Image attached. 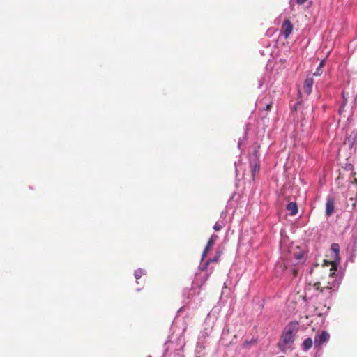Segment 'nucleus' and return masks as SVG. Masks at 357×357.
<instances>
[{
	"instance_id": "f257e3e1",
	"label": "nucleus",
	"mask_w": 357,
	"mask_h": 357,
	"mask_svg": "<svg viewBox=\"0 0 357 357\" xmlns=\"http://www.w3.org/2000/svg\"><path fill=\"white\" fill-rule=\"evenodd\" d=\"M298 329L299 324L298 321H291L284 328L278 342V348L282 352L286 353L294 349V343Z\"/></svg>"
},
{
	"instance_id": "f03ea898",
	"label": "nucleus",
	"mask_w": 357,
	"mask_h": 357,
	"mask_svg": "<svg viewBox=\"0 0 357 357\" xmlns=\"http://www.w3.org/2000/svg\"><path fill=\"white\" fill-rule=\"evenodd\" d=\"M335 269L336 268H333V267L331 268V271H333L329 275L327 285L321 290V292H326L328 296L331 295L332 291H337L341 282V278L335 276Z\"/></svg>"
},
{
	"instance_id": "7ed1b4c3",
	"label": "nucleus",
	"mask_w": 357,
	"mask_h": 357,
	"mask_svg": "<svg viewBox=\"0 0 357 357\" xmlns=\"http://www.w3.org/2000/svg\"><path fill=\"white\" fill-rule=\"evenodd\" d=\"M330 338V335L328 332L323 331L321 333H318L315 335L314 337V347H320L323 344H326Z\"/></svg>"
},
{
	"instance_id": "20e7f679",
	"label": "nucleus",
	"mask_w": 357,
	"mask_h": 357,
	"mask_svg": "<svg viewBox=\"0 0 357 357\" xmlns=\"http://www.w3.org/2000/svg\"><path fill=\"white\" fill-rule=\"evenodd\" d=\"M292 30L293 26L291 22L289 20H284L281 27V35L283 36L285 39H287L291 33Z\"/></svg>"
},
{
	"instance_id": "39448f33",
	"label": "nucleus",
	"mask_w": 357,
	"mask_h": 357,
	"mask_svg": "<svg viewBox=\"0 0 357 357\" xmlns=\"http://www.w3.org/2000/svg\"><path fill=\"white\" fill-rule=\"evenodd\" d=\"M331 250L334 253V261L332 263V267L333 268H336L340 261V257L339 255L340 246L337 243H333L331 245Z\"/></svg>"
},
{
	"instance_id": "423d86ee",
	"label": "nucleus",
	"mask_w": 357,
	"mask_h": 357,
	"mask_svg": "<svg viewBox=\"0 0 357 357\" xmlns=\"http://www.w3.org/2000/svg\"><path fill=\"white\" fill-rule=\"evenodd\" d=\"M313 84H314V80H313L312 76L307 75L304 82V85H303V90H304L305 93H306L307 94L311 93Z\"/></svg>"
},
{
	"instance_id": "0eeeda50",
	"label": "nucleus",
	"mask_w": 357,
	"mask_h": 357,
	"mask_svg": "<svg viewBox=\"0 0 357 357\" xmlns=\"http://www.w3.org/2000/svg\"><path fill=\"white\" fill-rule=\"evenodd\" d=\"M334 211V200L332 198H328L326 204V214L330 216Z\"/></svg>"
},
{
	"instance_id": "6e6552de",
	"label": "nucleus",
	"mask_w": 357,
	"mask_h": 357,
	"mask_svg": "<svg viewBox=\"0 0 357 357\" xmlns=\"http://www.w3.org/2000/svg\"><path fill=\"white\" fill-rule=\"evenodd\" d=\"M312 344L313 341L312 338H306L301 344V349L304 351H307L312 347Z\"/></svg>"
},
{
	"instance_id": "1a4fd4ad",
	"label": "nucleus",
	"mask_w": 357,
	"mask_h": 357,
	"mask_svg": "<svg viewBox=\"0 0 357 357\" xmlns=\"http://www.w3.org/2000/svg\"><path fill=\"white\" fill-rule=\"evenodd\" d=\"M287 209L291 215H295L298 213V207L295 202H289L287 206Z\"/></svg>"
},
{
	"instance_id": "9d476101",
	"label": "nucleus",
	"mask_w": 357,
	"mask_h": 357,
	"mask_svg": "<svg viewBox=\"0 0 357 357\" xmlns=\"http://www.w3.org/2000/svg\"><path fill=\"white\" fill-rule=\"evenodd\" d=\"M214 243H215L213 241H211L210 239L208 240L207 245L203 252L202 261H203L204 258L205 257L208 252L210 250V249L212 248V246L214 245Z\"/></svg>"
},
{
	"instance_id": "9b49d317",
	"label": "nucleus",
	"mask_w": 357,
	"mask_h": 357,
	"mask_svg": "<svg viewBox=\"0 0 357 357\" xmlns=\"http://www.w3.org/2000/svg\"><path fill=\"white\" fill-rule=\"evenodd\" d=\"M324 62H325V60H322L320 62L319 66L316 69V71L313 73V75H314V76H320L322 74V73H323L322 68H323V66L324 65Z\"/></svg>"
},
{
	"instance_id": "f8f14e48",
	"label": "nucleus",
	"mask_w": 357,
	"mask_h": 357,
	"mask_svg": "<svg viewBox=\"0 0 357 357\" xmlns=\"http://www.w3.org/2000/svg\"><path fill=\"white\" fill-rule=\"evenodd\" d=\"M219 257H220V255H215V257H214L213 259H208L206 263L204 264V265L202 267V268L203 270H205L207 268V266L208 265L211 263V262H216L218 261L219 259Z\"/></svg>"
},
{
	"instance_id": "ddd939ff",
	"label": "nucleus",
	"mask_w": 357,
	"mask_h": 357,
	"mask_svg": "<svg viewBox=\"0 0 357 357\" xmlns=\"http://www.w3.org/2000/svg\"><path fill=\"white\" fill-rule=\"evenodd\" d=\"M146 273V271L143 269H137L135 271V278L138 280L139 279L142 275H144Z\"/></svg>"
},
{
	"instance_id": "4468645a",
	"label": "nucleus",
	"mask_w": 357,
	"mask_h": 357,
	"mask_svg": "<svg viewBox=\"0 0 357 357\" xmlns=\"http://www.w3.org/2000/svg\"><path fill=\"white\" fill-rule=\"evenodd\" d=\"M250 167L252 168V171L253 174H255L259 169V165H257V162L256 161L251 162H250Z\"/></svg>"
},
{
	"instance_id": "2eb2a0df",
	"label": "nucleus",
	"mask_w": 357,
	"mask_h": 357,
	"mask_svg": "<svg viewBox=\"0 0 357 357\" xmlns=\"http://www.w3.org/2000/svg\"><path fill=\"white\" fill-rule=\"evenodd\" d=\"M295 259L299 263L302 262V260L303 259V253L301 252H299L294 255Z\"/></svg>"
},
{
	"instance_id": "dca6fc26",
	"label": "nucleus",
	"mask_w": 357,
	"mask_h": 357,
	"mask_svg": "<svg viewBox=\"0 0 357 357\" xmlns=\"http://www.w3.org/2000/svg\"><path fill=\"white\" fill-rule=\"evenodd\" d=\"M223 227V224L219 222H217L213 226V229L215 231H219Z\"/></svg>"
},
{
	"instance_id": "f3484780",
	"label": "nucleus",
	"mask_w": 357,
	"mask_h": 357,
	"mask_svg": "<svg viewBox=\"0 0 357 357\" xmlns=\"http://www.w3.org/2000/svg\"><path fill=\"white\" fill-rule=\"evenodd\" d=\"M218 238V236H217V235H215V234H213V235L211 236L210 240H211V241H213V242L215 243V242L217 241Z\"/></svg>"
},
{
	"instance_id": "a211bd4d",
	"label": "nucleus",
	"mask_w": 357,
	"mask_h": 357,
	"mask_svg": "<svg viewBox=\"0 0 357 357\" xmlns=\"http://www.w3.org/2000/svg\"><path fill=\"white\" fill-rule=\"evenodd\" d=\"M296 1L298 5H303L307 1V0H296Z\"/></svg>"
},
{
	"instance_id": "6ab92c4d",
	"label": "nucleus",
	"mask_w": 357,
	"mask_h": 357,
	"mask_svg": "<svg viewBox=\"0 0 357 357\" xmlns=\"http://www.w3.org/2000/svg\"><path fill=\"white\" fill-rule=\"evenodd\" d=\"M271 107V104H267L266 107V110H269Z\"/></svg>"
},
{
	"instance_id": "aec40b11",
	"label": "nucleus",
	"mask_w": 357,
	"mask_h": 357,
	"mask_svg": "<svg viewBox=\"0 0 357 357\" xmlns=\"http://www.w3.org/2000/svg\"><path fill=\"white\" fill-rule=\"evenodd\" d=\"M319 286H320V283H319V282H317V283H315V284H314V287H315L317 289H319Z\"/></svg>"
},
{
	"instance_id": "412c9836",
	"label": "nucleus",
	"mask_w": 357,
	"mask_h": 357,
	"mask_svg": "<svg viewBox=\"0 0 357 357\" xmlns=\"http://www.w3.org/2000/svg\"><path fill=\"white\" fill-rule=\"evenodd\" d=\"M293 274H294V275H295V276L296 275V274H297V271H296V269H294V270H293Z\"/></svg>"
},
{
	"instance_id": "4be33fe9",
	"label": "nucleus",
	"mask_w": 357,
	"mask_h": 357,
	"mask_svg": "<svg viewBox=\"0 0 357 357\" xmlns=\"http://www.w3.org/2000/svg\"><path fill=\"white\" fill-rule=\"evenodd\" d=\"M220 255V256L221 255V252L220 251H218L217 253H216V255Z\"/></svg>"
},
{
	"instance_id": "5701e85b",
	"label": "nucleus",
	"mask_w": 357,
	"mask_h": 357,
	"mask_svg": "<svg viewBox=\"0 0 357 357\" xmlns=\"http://www.w3.org/2000/svg\"><path fill=\"white\" fill-rule=\"evenodd\" d=\"M240 146H241V143H240V142H239L238 143V147H240Z\"/></svg>"
},
{
	"instance_id": "b1692460",
	"label": "nucleus",
	"mask_w": 357,
	"mask_h": 357,
	"mask_svg": "<svg viewBox=\"0 0 357 357\" xmlns=\"http://www.w3.org/2000/svg\"><path fill=\"white\" fill-rule=\"evenodd\" d=\"M262 85H263V84H262V83H261V82H259V86H262Z\"/></svg>"
}]
</instances>
